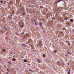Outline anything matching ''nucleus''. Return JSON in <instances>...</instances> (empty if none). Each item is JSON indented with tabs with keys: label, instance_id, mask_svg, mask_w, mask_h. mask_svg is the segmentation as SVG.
I'll use <instances>...</instances> for the list:
<instances>
[{
	"label": "nucleus",
	"instance_id": "1",
	"mask_svg": "<svg viewBox=\"0 0 74 74\" xmlns=\"http://www.w3.org/2000/svg\"><path fill=\"white\" fill-rule=\"evenodd\" d=\"M42 44V42H39V44H38V45H39V46H41V45H42V44Z\"/></svg>",
	"mask_w": 74,
	"mask_h": 74
},
{
	"label": "nucleus",
	"instance_id": "2",
	"mask_svg": "<svg viewBox=\"0 0 74 74\" xmlns=\"http://www.w3.org/2000/svg\"><path fill=\"white\" fill-rule=\"evenodd\" d=\"M58 64L59 66H60V62L59 61H58Z\"/></svg>",
	"mask_w": 74,
	"mask_h": 74
},
{
	"label": "nucleus",
	"instance_id": "3",
	"mask_svg": "<svg viewBox=\"0 0 74 74\" xmlns=\"http://www.w3.org/2000/svg\"><path fill=\"white\" fill-rule=\"evenodd\" d=\"M16 2L17 3H19L20 2V0H17L16 1Z\"/></svg>",
	"mask_w": 74,
	"mask_h": 74
},
{
	"label": "nucleus",
	"instance_id": "4",
	"mask_svg": "<svg viewBox=\"0 0 74 74\" xmlns=\"http://www.w3.org/2000/svg\"><path fill=\"white\" fill-rule=\"evenodd\" d=\"M12 61H15L16 60V59L15 58H13L12 59Z\"/></svg>",
	"mask_w": 74,
	"mask_h": 74
},
{
	"label": "nucleus",
	"instance_id": "5",
	"mask_svg": "<svg viewBox=\"0 0 74 74\" xmlns=\"http://www.w3.org/2000/svg\"><path fill=\"white\" fill-rule=\"evenodd\" d=\"M61 1L62 0H59L57 2V3H59V2H60V1Z\"/></svg>",
	"mask_w": 74,
	"mask_h": 74
},
{
	"label": "nucleus",
	"instance_id": "6",
	"mask_svg": "<svg viewBox=\"0 0 74 74\" xmlns=\"http://www.w3.org/2000/svg\"><path fill=\"white\" fill-rule=\"evenodd\" d=\"M38 63H41V62L40 61V60L38 59Z\"/></svg>",
	"mask_w": 74,
	"mask_h": 74
},
{
	"label": "nucleus",
	"instance_id": "7",
	"mask_svg": "<svg viewBox=\"0 0 74 74\" xmlns=\"http://www.w3.org/2000/svg\"><path fill=\"white\" fill-rule=\"evenodd\" d=\"M22 14V15H25V12H23V13H22V14Z\"/></svg>",
	"mask_w": 74,
	"mask_h": 74
},
{
	"label": "nucleus",
	"instance_id": "8",
	"mask_svg": "<svg viewBox=\"0 0 74 74\" xmlns=\"http://www.w3.org/2000/svg\"><path fill=\"white\" fill-rule=\"evenodd\" d=\"M3 52H5V50L4 49H3Z\"/></svg>",
	"mask_w": 74,
	"mask_h": 74
},
{
	"label": "nucleus",
	"instance_id": "9",
	"mask_svg": "<svg viewBox=\"0 0 74 74\" xmlns=\"http://www.w3.org/2000/svg\"><path fill=\"white\" fill-rule=\"evenodd\" d=\"M24 61L25 62H27V60H24Z\"/></svg>",
	"mask_w": 74,
	"mask_h": 74
},
{
	"label": "nucleus",
	"instance_id": "10",
	"mask_svg": "<svg viewBox=\"0 0 74 74\" xmlns=\"http://www.w3.org/2000/svg\"><path fill=\"white\" fill-rule=\"evenodd\" d=\"M40 26H42V23H40Z\"/></svg>",
	"mask_w": 74,
	"mask_h": 74
},
{
	"label": "nucleus",
	"instance_id": "11",
	"mask_svg": "<svg viewBox=\"0 0 74 74\" xmlns=\"http://www.w3.org/2000/svg\"><path fill=\"white\" fill-rule=\"evenodd\" d=\"M70 21L71 22H73V20L72 19H71Z\"/></svg>",
	"mask_w": 74,
	"mask_h": 74
},
{
	"label": "nucleus",
	"instance_id": "12",
	"mask_svg": "<svg viewBox=\"0 0 74 74\" xmlns=\"http://www.w3.org/2000/svg\"><path fill=\"white\" fill-rule=\"evenodd\" d=\"M22 45L23 47H25L26 46V45L25 44H23Z\"/></svg>",
	"mask_w": 74,
	"mask_h": 74
},
{
	"label": "nucleus",
	"instance_id": "13",
	"mask_svg": "<svg viewBox=\"0 0 74 74\" xmlns=\"http://www.w3.org/2000/svg\"><path fill=\"white\" fill-rule=\"evenodd\" d=\"M43 56L44 58H45V54L43 55Z\"/></svg>",
	"mask_w": 74,
	"mask_h": 74
},
{
	"label": "nucleus",
	"instance_id": "14",
	"mask_svg": "<svg viewBox=\"0 0 74 74\" xmlns=\"http://www.w3.org/2000/svg\"><path fill=\"white\" fill-rule=\"evenodd\" d=\"M57 52V51L56 50H54V53H56V52Z\"/></svg>",
	"mask_w": 74,
	"mask_h": 74
},
{
	"label": "nucleus",
	"instance_id": "15",
	"mask_svg": "<svg viewBox=\"0 0 74 74\" xmlns=\"http://www.w3.org/2000/svg\"><path fill=\"white\" fill-rule=\"evenodd\" d=\"M7 70L8 71H10V70L8 69V68H7Z\"/></svg>",
	"mask_w": 74,
	"mask_h": 74
},
{
	"label": "nucleus",
	"instance_id": "16",
	"mask_svg": "<svg viewBox=\"0 0 74 74\" xmlns=\"http://www.w3.org/2000/svg\"><path fill=\"white\" fill-rule=\"evenodd\" d=\"M43 32L44 34H45V33H46V32H45V31H44Z\"/></svg>",
	"mask_w": 74,
	"mask_h": 74
},
{
	"label": "nucleus",
	"instance_id": "17",
	"mask_svg": "<svg viewBox=\"0 0 74 74\" xmlns=\"http://www.w3.org/2000/svg\"><path fill=\"white\" fill-rule=\"evenodd\" d=\"M35 25H37V22H36V21H35Z\"/></svg>",
	"mask_w": 74,
	"mask_h": 74
},
{
	"label": "nucleus",
	"instance_id": "18",
	"mask_svg": "<svg viewBox=\"0 0 74 74\" xmlns=\"http://www.w3.org/2000/svg\"><path fill=\"white\" fill-rule=\"evenodd\" d=\"M52 19H53V20H55V18H52Z\"/></svg>",
	"mask_w": 74,
	"mask_h": 74
},
{
	"label": "nucleus",
	"instance_id": "19",
	"mask_svg": "<svg viewBox=\"0 0 74 74\" xmlns=\"http://www.w3.org/2000/svg\"><path fill=\"white\" fill-rule=\"evenodd\" d=\"M0 2L1 3H3V1H1Z\"/></svg>",
	"mask_w": 74,
	"mask_h": 74
},
{
	"label": "nucleus",
	"instance_id": "20",
	"mask_svg": "<svg viewBox=\"0 0 74 74\" xmlns=\"http://www.w3.org/2000/svg\"><path fill=\"white\" fill-rule=\"evenodd\" d=\"M68 45H70H70V43H69V42H68Z\"/></svg>",
	"mask_w": 74,
	"mask_h": 74
},
{
	"label": "nucleus",
	"instance_id": "21",
	"mask_svg": "<svg viewBox=\"0 0 74 74\" xmlns=\"http://www.w3.org/2000/svg\"><path fill=\"white\" fill-rule=\"evenodd\" d=\"M65 20H67V18H65Z\"/></svg>",
	"mask_w": 74,
	"mask_h": 74
},
{
	"label": "nucleus",
	"instance_id": "22",
	"mask_svg": "<svg viewBox=\"0 0 74 74\" xmlns=\"http://www.w3.org/2000/svg\"><path fill=\"white\" fill-rule=\"evenodd\" d=\"M25 33H24V32H23L22 33V34H21V36H22V34H24Z\"/></svg>",
	"mask_w": 74,
	"mask_h": 74
},
{
	"label": "nucleus",
	"instance_id": "23",
	"mask_svg": "<svg viewBox=\"0 0 74 74\" xmlns=\"http://www.w3.org/2000/svg\"><path fill=\"white\" fill-rule=\"evenodd\" d=\"M4 29L5 30H7V28H4Z\"/></svg>",
	"mask_w": 74,
	"mask_h": 74
},
{
	"label": "nucleus",
	"instance_id": "24",
	"mask_svg": "<svg viewBox=\"0 0 74 74\" xmlns=\"http://www.w3.org/2000/svg\"><path fill=\"white\" fill-rule=\"evenodd\" d=\"M65 56H66V57H67V56H67V55H65Z\"/></svg>",
	"mask_w": 74,
	"mask_h": 74
},
{
	"label": "nucleus",
	"instance_id": "25",
	"mask_svg": "<svg viewBox=\"0 0 74 74\" xmlns=\"http://www.w3.org/2000/svg\"><path fill=\"white\" fill-rule=\"evenodd\" d=\"M23 25H20V27H23Z\"/></svg>",
	"mask_w": 74,
	"mask_h": 74
},
{
	"label": "nucleus",
	"instance_id": "26",
	"mask_svg": "<svg viewBox=\"0 0 74 74\" xmlns=\"http://www.w3.org/2000/svg\"><path fill=\"white\" fill-rule=\"evenodd\" d=\"M8 63H10V64H12V63H10V62H8Z\"/></svg>",
	"mask_w": 74,
	"mask_h": 74
},
{
	"label": "nucleus",
	"instance_id": "27",
	"mask_svg": "<svg viewBox=\"0 0 74 74\" xmlns=\"http://www.w3.org/2000/svg\"><path fill=\"white\" fill-rule=\"evenodd\" d=\"M6 73H7V74H8V72H7Z\"/></svg>",
	"mask_w": 74,
	"mask_h": 74
},
{
	"label": "nucleus",
	"instance_id": "28",
	"mask_svg": "<svg viewBox=\"0 0 74 74\" xmlns=\"http://www.w3.org/2000/svg\"><path fill=\"white\" fill-rule=\"evenodd\" d=\"M68 74H70V72H69L68 73Z\"/></svg>",
	"mask_w": 74,
	"mask_h": 74
},
{
	"label": "nucleus",
	"instance_id": "29",
	"mask_svg": "<svg viewBox=\"0 0 74 74\" xmlns=\"http://www.w3.org/2000/svg\"><path fill=\"white\" fill-rule=\"evenodd\" d=\"M68 53V54H71V53L69 52Z\"/></svg>",
	"mask_w": 74,
	"mask_h": 74
},
{
	"label": "nucleus",
	"instance_id": "30",
	"mask_svg": "<svg viewBox=\"0 0 74 74\" xmlns=\"http://www.w3.org/2000/svg\"><path fill=\"white\" fill-rule=\"evenodd\" d=\"M29 71H31V69H29Z\"/></svg>",
	"mask_w": 74,
	"mask_h": 74
},
{
	"label": "nucleus",
	"instance_id": "31",
	"mask_svg": "<svg viewBox=\"0 0 74 74\" xmlns=\"http://www.w3.org/2000/svg\"><path fill=\"white\" fill-rule=\"evenodd\" d=\"M70 71H71L70 69H69V72H70Z\"/></svg>",
	"mask_w": 74,
	"mask_h": 74
},
{
	"label": "nucleus",
	"instance_id": "32",
	"mask_svg": "<svg viewBox=\"0 0 74 74\" xmlns=\"http://www.w3.org/2000/svg\"><path fill=\"white\" fill-rule=\"evenodd\" d=\"M73 32H74V29L73 30Z\"/></svg>",
	"mask_w": 74,
	"mask_h": 74
},
{
	"label": "nucleus",
	"instance_id": "33",
	"mask_svg": "<svg viewBox=\"0 0 74 74\" xmlns=\"http://www.w3.org/2000/svg\"><path fill=\"white\" fill-rule=\"evenodd\" d=\"M4 28H5V26H4Z\"/></svg>",
	"mask_w": 74,
	"mask_h": 74
},
{
	"label": "nucleus",
	"instance_id": "34",
	"mask_svg": "<svg viewBox=\"0 0 74 74\" xmlns=\"http://www.w3.org/2000/svg\"><path fill=\"white\" fill-rule=\"evenodd\" d=\"M68 66H69V63H68Z\"/></svg>",
	"mask_w": 74,
	"mask_h": 74
},
{
	"label": "nucleus",
	"instance_id": "35",
	"mask_svg": "<svg viewBox=\"0 0 74 74\" xmlns=\"http://www.w3.org/2000/svg\"><path fill=\"white\" fill-rule=\"evenodd\" d=\"M68 41H66V42H68Z\"/></svg>",
	"mask_w": 74,
	"mask_h": 74
},
{
	"label": "nucleus",
	"instance_id": "36",
	"mask_svg": "<svg viewBox=\"0 0 74 74\" xmlns=\"http://www.w3.org/2000/svg\"><path fill=\"white\" fill-rule=\"evenodd\" d=\"M28 65H29V66H30V64H28Z\"/></svg>",
	"mask_w": 74,
	"mask_h": 74
},
{
	"label": "nucleus",
	"instance_id": "37",
	"mask_svg": "<svg viewBox=\"0 0 74 74\" xmlns=\"http://www.w3.org/2000/svg\"><path fill=\"white\" fill-rule=\"evenodd\" d=\"M61 33H63V32H61Z\"/></svg>",
	"mask_w": 74,
	"mask_h": 74
},
{
	"label": "nucleus",
	"instance_id": "38",
	"mask_svg": "<svg viewBox=\"0 0 74 74\" xmlns=\"http://www.w3.org/2000/svg\"><path fill=\"white\" fill-rule=\"evenodd\" d=\"M11 16H12V14H11Z\"/></svg>",
	"mask_w": 74,
	"mask_h": 74
},
{
	"label": "nucleus",
	"instance_id": "39",
	"mask_svg": "<svg viewBox=\"0 0 74 74\" xmlns=\"http://www.w3.org/2000/svg\"><path fill=\"white\" fill-rule=\"evenodd\" d=\"M43 1H45V0H42Z\"/></svg>",
	"mask_w": 74,
	"mask_h": 74
},
{
	"label": "nucleus",
	"instance_id": "40",
	"mask_svg": "<svg viewBox=\"0 0 74 74\" xmlns=\"http://www.w3.org/2000/svg\"><path fill=\"white\" fill-rule=\"evenodd\" d=\"M34 21H36V20L35 19H34Z\"/></svg>",
	"mask_w": 74,
	"mask_h": 74
},
{
	"label": "nucleus",
	"instance_id": "41",
	"mask_svg": "<svg viewBox=\"0 0 74 74\" xmlns=\"http://www.w3.org/2000/svg\"><path fill=\"white\" fill-rule=\"evenodd\" d=\"M46 42H47V40H46Z\"/></svg>",
	"mask_w": 74,
	"mask_h": 74
},
{
	"label": "nucleus",
	"instance_id": "42",
	"mask_svg": "<svg viewBox=\"0 0 74 74\" xmlns=\"http://www.w3.org/2000/svg\"><path fill=\"white\" fill-rule=\"evenodd\" d=\"M37 29H38V27H37Z\"/></svg>",
	"mask_w": 74,
	"mask_h": 74
},
{
	"label": "nucleus",
	"instance_id": "43",
	"mask_svg": "<svg viewBox=\"0 0 74 74\" xmlns=\"http://www.w3.org/2000/svg\"><path fill=\"white\" fill-rule=\"evenodd\" d=\"M57 16H58V15H57Z\"/></svg>",
	"mask_w": 74,
	"mask_h": 74
}]
</instances>
